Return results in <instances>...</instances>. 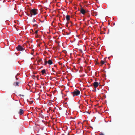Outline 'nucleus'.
Wrapping results in <instances>:
<instances>
[{"label":"nucleus","mask_w":135,"mask_h":135,"mask_svg":"<svg viewBox=\"0 0 135 135\" xmlns=\"http://www.w3.org/2000/svg\"><path fill=\"white\" fill-rule=\"evenodd\" d=\"M60 16V15L59 17H60V16Z\"/></svg>","instance_id":"c85d7f7f"},{"label":"nucleus","mask_w":135,"mask_h":135,"mask_svg":"<svg viewBox=\"0 0 135 135\" xmlns=\"http://www.w3.org/2000/svg\"><path fill=\"white\" fill-rule=\"evenodd\" d=\"M60 73H59V74H60Z\"/></svg>","instance_id":"f704fd0d"},{"label":"nucleus","mask_w":135,"mask_h":135,"mask_svg":"<svg viewBox=\"0 0 135 135\" xmlns=\"http://www.w3.org/2000/svg\"><path fill=\"white\" fill-rule=\"evenodd\" d=\"M61 124H60V126H61Z\"/></svg>","instance_id":"7c9ffc66"},{"label":"nucleus","mask_w":135,"mask_h":135,"mask_svg":"<svg viewBox=\"0 0 135 135\" xmlns=\"http://www.w3.org/2000/svg\"><path fill=\"white\" fill-rule=\"evenodd\" d=\"M58 25H59V23H58Z\"/></svg>","instance_id":"72a5a7b5"},{"label":"nucleus","mask_w":135,"mask_h":135,"mask_svg":"<svg viewBox=\"0 0 135 135\" xmlns=\"http://www.w3.org/2000/svg\"><path fill=\"white\" fill-rule=\"evenodd\" d=\"M34 26H37V24H35V25H34Z\"/></svg>","instance_id":"b1692460"},{"label":"nucleus","mask_w":135,"mask_h":135,"mask_svg":"<svg viewBox=\"0 0 135 135\" xmlns=\"http://www.w3.org/2000/svg\"><path fill=\"white\" fill-rule=\"evenodd\" d=\"M27 15L28 16H30V17H31V16H30V14H28V13H27Z\"/></svg>","instance_id":"6ab92c4d"},{"label":"nucleus","mask_w":135,"mask_h":135,"mask_svg":"<svg viewBox=\"0 0 135 135\" xmlns=\"http://www.w3.org/2000/svg\"><path fill=\"white\" fill-rule=\"evenodd\" d=\"M93 86L95 88H97L99 85V83L98 82L95 81L93 83Z\"/></svg>","instance_id":"20e7f679"},{"label":"nucleus","mask_w":135,"mask_h":135,"mask_svg":"<svg viewBox=\"0 0 135 135\" xmlns=\"http://www.w3.org/2000/svg\"><path fill=\"white\" fill-rule=\"evenodd\" d=\"M104 63L105 62H104V61H103L102 60H101V65H100V66H102V65L104 64Z\"/></svg>","instance_id":"9d476101"},{"label":"nucleus","mask_w":135,"mask_h":135,"mask_svg":"<svg viewBox=\"0 0 135 135\" xmlns=\"http://www.w3.org/2000/svg\"><path fill=\"white\" fill-rule=\"evenodd\" d=\"M39 76H38V75H37V78H38V77H39Z\"/></svg>","instance_id":"bb28decb"},{"label":"nucleus","mask_w":135,"mask_h":135,"mask_svg":"<svg viewBox=\"0 0 135 135\" xmlns=\"http://www.w3.org/2000/svg\"><path fill=\"white\" fill-rule=\"evenodd\" d=\"M87 69L89 70V71L90 70V66H88L87 67Z\"/></svg>","instance_id":"dca6fc26"},{"label":"nucleus","mask_w":135,"mask_h":135,"mask_svg":"<svg viewBox=\"0 0 135 135\" xmlns=\"http://www.w3.org/2000/svg\"><path fill=\"white\" fill-rule=\"evenodd\" d=\"M62 135H64V134H62Z\"/></svg>","instance_id":"473e14b6"},{"label":"nucleus","mask_w":135,"mask_h":135,"mask_svg":"<svg viewBox=\"0 0 135 135\" xmlns=\"http://www.w3.org/2000/svg\"><path fill=\"white\" fill-rule=\"evenodd\" d=\"M41 73L42 74H44L45 73V70L44 69L43 70H42L41 71Z\"/></svg>","instance_id":"9b49d317"},{"label":"nucleus","mask_w":135,"mask_h":135,"mask_svg":"<svg viewBox=\"0 0 135 135\" xmlns=\"http://www.w3.org/2000/svg\"><path fill=\"white\" fill-rule=\"evenodd\" d=\"M17 76L18 75H16V79L17 80L18 79V78H17Z\"/></svg>","instance_id":"f3484780"},{"label":"nucleus","mask_w":135,"mask_h":135,"mask_svg":"<svg viewBox=\"0 0 135 135\" xmlns=\"http://www.w3.org/2000/svg\"><path fill=\"white\" fill-rule=\"evenodd\" d=\"M54 66H56V67L55 65Z\"/></svg>","instance_id":"cd10ccee"},{"label":"nucleus","mask_w":135,"mask_h":135,"mask_svg":"<svg viewBox=\"0 0 135 135\" xmlns=\"http://www.w3.org/2000/svg\"><path fill=\"white\" fill-rule=\"evenodd\" d=\"M38 32V30H37L35 31V33L36 34H37Z\"/></svg>","instance_id":"a211bd4d"},{"label":"nucleus","mask_w":135,"mask_h":135,"mask_svg":"<svg viewBox=\"0 0 135 135\" xmlns=\"http://www.w3.org/2000/svg\"><path fill=\"white\" fill-rule=\"evenodd\" d=\"M70 16L69 15H67L66 16V19L67 21L70 20Z\"/></svg>","instance_id":"1a4fd4ad"},{"label":"nucleus","mask_w":135,"mask_h":135,"mask_svg":"<svg viewBox=\"0 0 135 135\" xmlns=\"http://www.w3.org/2000/svg\"><path fill=\"white\" fill-rule=\"evenodd\" d=\"M61 69L62 71H64V70L63 69V68L62 67V66L61 67Z\"/></svg>","instance_id":"4468645a"},{"label":"nucleus","mask_w":135,"mask_h":135,"mask_svg":"<svg viewBox=\"0 0 135 135\" xmlns=\"http://www.w3.org/2000/svg\"><path fill=\"white\" fill-rule=\"evenodd\" d=\"M80 12L83 15L84 14L86 13V11L83 8H81L80 10Z\"/></svg>","instance_id":"423d86ee"},{"label":"nucleus","mask_w":135,"mask_h":135,"mask_svg":"<svg viewBox=\"0 0 135 135\" xmlns=\"http://www.w3.org/2000/svg\"><path fill=\"white\" fill-rule=\"evenodd\" d=\"M49 105H51V103L49 102Z\"/></svg>","instance_id":"a878e982"},{"label":"nucleus","mask_w":135,"mask_h":135,"mask_svg":"<svg viewBox=\"0 0 135 135\" xmlns=\"http://www.w3.org/2000/svg\"><path fill=\"white\" fill-rule=\"evenodd\" d=\"M49 110H50V108H49Z\"/></svg>","instance_id":"e433bc0d"},{"label":"nucleus","mask_w":135,"mask_h":135,"mask_svg":"<svg viewBox=\"0 0 135 135\" xmlns=\"http://www.w3.org/2000/svg\"><path fill=\"white\" fill-rule=\"evenodd\" d=\"M99 135H104V134H103L101 133Z\"/></svg>","instance_id":"5701e85b"},{"label":"nucleus","mask_w":135,"mask_h":135,"mask_svg":"<svg viewBox=\"0 0 135 135\" xmlns=\"http://www.w3.org/2000/svg\"><path fill=\"white\" fill-rule=\"evenodd\" d=\"M59 132H57V133L56 132L55 133V135H59Z\"/></svg>","instance_id":"aec40b11"},{"label":"nucleus","mask_w":135,"mask_h":135,"mask_svg":"<svg viewBox=\"0 0 135 135\" xmlns=\"http://www.w3.org/2000/svg\"><path fill=\"white\" fill-rule=\"evenodd\" d=\"M62 86V85H60V86Z\"/></svg>","instance_id":"4c0bfd02"},{"label":"nucleus","mask_w":135,"mask_h":135,"mask_svg":"<svg viewBox=\"0 0 135 135\" xmlns=\"http://www.w3.org/2000/svg\"><path fill=\"white\" fill-rule=\"evenodd\" d=\"M36 21V20H35V19L34 18H33V20H32V22H35Z\"/></svg>","instance_id":"ddd939ff"},{"label":"nucleus","mask_w":135,"mask_h":135,"mask_svg":"<svg viewBox=\"0 0 135 135\" xmlns=\"http://www.w3.org/2000/svg\"><path fill=\"white\" fill-rule=\"evenodd\" d=\"M41 61H42V59H40V60H39L37 61V62H40Z\"/></svg>","instance_id":"2eb2a0df"},{"label":"nucleus","mask_w":135,"mask_h":135,"mask_svg":"<svg viewBox=\"0 0 135 135\" xmlns=\"http://www.w3.org/2000/svg\"><path fill=\"white\" fill-rule=\"evenodd\" d=\"M54 108L55 109H56V107H55Z\"/></svg>","instance_id":"c9c22d12"},{"label":"nucleus","mask_w":135,"mask_h":135,"mask_svg":"<svg viewBox=\"0 0 135 135\" xmlns=\"http://www.w3.org/2000/svg\"><path fill=\"white\" fill-rule=\"evenodd\" d=\"M24 113V111L22 109H20L19 111L18 112V114L20 115H21L23 114Z\"/></svg>","instance_id":"39448f33"},{"label":"nucleus","mask_w":135,"mask_h":135,"mask_svg":"<svg viewBox=\"0 0 135 135\" xmlns=\"http://www.w3.org/2000/svg\"><path fill=\"white\" fill-rule=\"evenodd\" d=\"M20 83L19 82H14L13 83V85L14 86H19V84Z\"/></svg>","instance_id":"0eeeda50"},{"label":"nucleus","mask_w":135,"mask_h":135,"mask_svg":"<svg viewBox=\"0 0 135 135\" xmlns=\"http://www.w3.org/2000/svg\"><path fill=\"white\" fill-rule=\"evenodd\" d=\"M33 52L32 53V54H33Z\"/></svg>","instance_id":"58836bf2"},{"label":"nucleus","mask_w":135,"mask_h":135,"mask_svg":"<svg viewBox=\"0 0 135 135\" xmlns=\"http://www.w3.org/2000/svg\"><path fill=\"white\" fill-rule=\"evenodd\" d=\"M32 103H33V101H31V102H30V104H32Z\"/></svg>","instance_id":"412c9836"},{"label":"nucleus","mask_w":135,"mask_h":135,"mask_svg":"<svg viewBox=\"0 0 135 135\" xmlns=\"http://www.w3.org/2000/svg\"><path fill=\"white\" fill-rule=\"evenodd\" d=\"M47 63H48V61H45V65H46Z\"/></svg>","instance_id":"f8f14e48"},{"label":"nucleus","mask_w":135,"mask_h":135,"mask_svg":"<svg viewBox=\"0 0 135 135\" xmlns=\"http://www.w3.org/2000/svg\"><path fill=\"white\" fill-rule=\"evenodd\" d=\"M59 64H60V65H62V63H60V62Z\"/></svg>","instance_id":"4be33fe9"},{"label":"nucleus","mask_w":135,"mask_h":135,"mask_svg":"<svg viewBox=\"0 0 135 135\" xmlns=\"http://www.w3.org/2000/svg\"><path fill=\"white\" fill-rule=\"evenodd\" d=\"M48 63L49 65H51L52 64V62L51 60H49L48 61Z\"/></svg>","instance_id":"6e6552de"},{"label":"nucleus","mask_w":135,"mask_h":135,"mask_svg":"<svg viewBox=\"0 0 135 135\" xmlns=\"http://www.w3.org/2000/svg\"><path fill=\"white\" fill-rule=\"evenodd\" d=\"M61 59V58H59L60 60Z\"/></svg>","instance_id":"c756f323"},{"label":"nucleus","mask_w":135,"mask_h":135,"mask_svg":"<svg viewBox=\"0 0 135 135\" xmlns=\"http://www.w3.org/2000/svg\"><path fill=\"white\" fill-rule=\"evenodd\" d=\"M70 23H71L70 26H72V23H71V22H70Z\"/></svg>","instance_id":"393cba45"},{"label":"nucleus","mask_w":135,"mask_h":135,"mask_svg":"<svg viewBox=\"0 0 135 135\" xmlns=\"http://www.w3.org/2000/svg\"><path fill=\"white\" fill-rule=\"evenodd\" d=\"M37 9H32L30 10V16L32 17V15H35L37 14Z\"/></svg>","instance_id":"f257e3e1"},{"label":"nucleus","mask_w":135,"mask_h":135,"mask_svg":"<svg viewBox=\"0 0 135 135\" xmlns=\"http://www.w3.org/2000/svg\"><path fill=\"white\" fill-rule=\"evenodd\" d=\"M17 50L18 51H22L24 50L25 49L23 47L20 45H19L16 47Z\"/></svg>","instance_id":"7ed1b4c3"},{"label":"nucleus","mask_w":135,"mask_h":135,"mask_svg":"<svg viewBox=\"0 0 135 135\" xmlns=\"http://www.w3.org/2000/svg\"><path fill=\"white\" fill-rule=\"evenodd\" d=\"M73 94V96L74 97L75 95H79L80 93V91L76 89H75L73 92L71 93Z\"/></svg>","instance_id":"f03ea898"},{"label":"nucleus","mask_w":135,"mask_h":135,"mask_svg":"<svg viewBox=\"0 0 135 135\" xmlns=\"http://www.w3.org/2000/svg\"><path fill=\"white\" fill-rule=\"evenodd\" d=\"M61 93L62 94V91H61Z\"/></svg>","instance_id":"2f4dec72"}]
</instances>
